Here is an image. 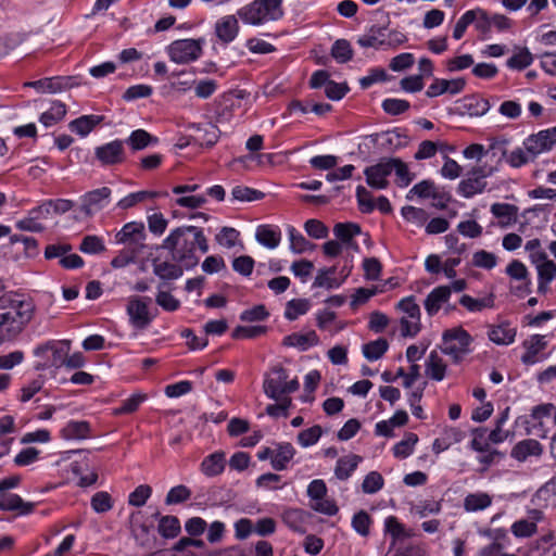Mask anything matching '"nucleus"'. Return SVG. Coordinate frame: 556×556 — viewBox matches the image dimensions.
Instances as JSON below:
<instances>
[{"label":"nucleus","mask_w":556,"mask_h":556,"mask_svg":"<svg viewBox=\"0 0 556 556\" xmlns=\"http://www.w3.org/2000/svg\"><path fill=\"white\" fill-rule=\"evenodd\" d=\"M451 298V288L447 286H439L434 288L426 298L424 305L429 316H434L443 304L447 303Z\"/></svg>","instance_id":"obj_20"},{"label":"nucleus","mask_w":556,"mask_h":556,"mask_svg":"<svg viewBox=\"0 0 556 556\" xmlns=\"http://www.w3.org/2000/svg\"><path fill=\"white\" fill-rule=\"evenodd\" d=\"M35 506V503L25 502L15 493L1 492L0 494V510L2 511H12L17 516H26L34 511Z\"/></svg>","instance_id":"obj_15"},{"label":"nucleus","mask_w":556,"mask_h":556,"mask_svg":"<svg viewBox=\"0 0 556 556\" xmlns=\"http://www.w3.org/2000/svg\"><path fill=\"white\" fill-rule=\"evenodd\" d=\"M70 340H48L38 344L33 354L37 358L34 364L36 371H45L50 368H61L64 364V357L70 353Z\"/></svg>","instance_id":"obj_4"},{"label":"nucleus","mask_w":556,"mask_h":556,"mask_svg":"<svg viewBox=\"0 0 556 556\" xmlns=\"http://www.w3.org/2000/svg\"><path fill=\"white\" fill-rule=\"evenodd\" d=\"M79 250L86 254H99L105 251V245L100 237L89 235L83 239Z\"/></svg>","instance_id":"obj_60"},{"label":"nucleus","mask_w":556,"mask_h":556,"mask_svg":"<svg viewBox=\"0 0 556 556\" xmlns=\"http://www.w3.org/2000/svg\"><path fill=\"white\" fill-rule=\"evenodd\" d=\"M255 238L265 248L275 249L281 241V231L277 226L260 225Z\"/></svg>","instance_id":"obj_26"},{"label":"nucleus","mask_w":556,"mask_h":556,"mask_svg":"<svg viewBox=\"0 0 556 556\" xmlns=\"http://www.w3.org/2000/svg\"><path fill=\"white\" fill-rule=\"evenodd\" d=\"M323 435V429L320 426L315 425L308 429L302 430L298 434V443L303 447H308L318 442Z\"/></svg>","instance_id":"obj_59"},{"label":"nucleus","mask_w":556,"mask_h":556,"mask_svg":"<svg viewBox=\"0 0 556 556\" xmlns=\"http://www.w3.org/2000/svg\"><path fill=\"white\" fill-rule=\"evenodd\" d=\"M533 62V55L528 48H518L507 61L506 66L510 70L522 71Z\"/></svg>","instance_id":"obj_45"},{"label":"nucleus","mask_w":556,"mask_h":556,"mask_svg":"<svg viewBox=\"0 0 556 556\" xmlns=\"http://www.w3.org/2000/svg\"><path fill=\"white\" fill-rule=\"evenodd\" d=\"M282 0H254L237 11L238 17L253 26L278 21L283 16Z\"/></svg>","instance_id":"obj_3"},{"label":"nucleus","mask_w":556,"mask_h":556,"mask_svg":"<svg viewBox=\"0 0 556 556\" xmlns=\"http://www.w3.org/2000/svg\"><path fill=\"white\" fill-rule=\"evenodd\" d=\"M442 353L459 363L470 352L469 345L472 342L471 336L462 327L445 330L442 336Z\"/></svg>","instance_id":"obj_5"},{"label":"nucleus","mask_w":556,"mask_h":556,"mask_svg":"<svg viewBox=\"0 0 556 556\" xmlns=\"http://www.w3.org/2000/svg\"><path fill=\"white\" fill-rule=\"evenodd\" d=\"M147 238L144 225L141 222H130L125 224L115 235V241L118 244H125L128 248L142 251Z\"/></svg>","instance_id":"obj_9"},{"label":"nucleus","mask_w":556,"mask_h":556,"mask_svg":"<svg viewBox=\"0 0 556 556\" xmlns=\"http://www.w3.org/2000/svg\"><path fill=\"white\" fill-rule=\"evenodd\" d=\"M446 365L435 351H432L426 362V375L435 381H441L445 377Z\"/></svg>","instance_id":"obj_37"},{"label":"nucleus","mask_w":556,"mask_h":556,"mask_svg":"<svg viewBox=\"0 0 556 556\" xmlns=\"http://www.w3.org/2000/svg\"><path fill=\"white\" fill-rule=\"evenodd\" d=\"M371 525V518L369 514L365 510H359L354 514L352 518V528L362 536H367L369 534V528Z\"/></svg>","instance_id":"obj_63"},{"label":"nucleus","mask_w":556,"mask_h":556,"mask_svg":"<svg viewBox=\"0 0 556 556\" xmlns=\"http://www.w3.org/2000/svg\"><path fill=\"white\" fill-rule=\"evenodd\" d=\"M153 274L162 280H176L184 275L185 266L174 261L154 257L152 260Z\"/></svg>","instance_id":"obj_16"},{"label":"nucleus","mask_w":556,"mask_h":556,"mask_svg":"<svg viewBox=\"0 0 556 556\" xmlns=\"http://www.w3.org/2000/svg\"><path fill=\"white\" fill-rule=\"evenodd\" d=\"M506 162L514 168H519L535 159L523 148H517L505 156Z\"/></svg>","instance_id":"obj_64"},{"label":"nucleus","mask_w":556,"mask_h":556,"mask_svg":"<svg viewBox=\"0 0 556 556\" xmlns=\"http://www.w3.org/2000/svg\"><path fill=\"white\" fill-rule=\"evenodd\" d=\"M152 494V488L148 484L138 485L128 496V504L135 507L143 506Z\"/></svg>","instance_id":"obj_62"},{"label":"nucleus","mask_w":556,"mask_h":556,"mask_svg":"<svg viewBox=\"0 0 556 556\" xmlns=\"http://www.w3.org/2000/svg\"><path fill=\"white\" fill-rule=\"evenodd\" d=\"M35 303L23 294L5 293L0 296V341L15 339L33 319Z\"/></svg>","instance_id":"obj_2"},{"label":"nucleus","mask_w":556,"mask_h":556,"mask_svg":"<svg viewBox=\"0 0 556 556\" xmlns=\"http://www.w3.org/2000/svg\"><path fill=\"white\" fill-rule=\"evenodd\" d=\"M309 514L300 508H290L287 509L282 515V520L288 528L293 530L294 532L305 533L306 531V521L308 519Z\"/></svg>","instance_id":"obj_29"},{"label":"nucleus","mask_w":556,"mask_h":556,"mask_svg":"<svg viewBox=\"0 0 556 556\" xmlns=\"http://www.w3.org/2000/svg\"><path fill=\"white\" fill-rule=\"evenodd\" d=\"M72 77H49L26 83L25 86L37 89L41 92L56 93L72 87Z\"/></svg>","instance_id":"obj_19"},{"label":"nucleus","mask_w":556,"mask_h":556,"mask_svg":"<svg viewBox=\"0 0 556 556\" xmlns=\"http://www.w3.org/2000/svg\"><path fill=\"white\" fill-rule=\"evenodd\" d=\"M362 232V228L356 223H337L333 227V235L341 244L351 243L355 236Z\"/></svg>","instance_id":"obj_39"},{"label":"nucleus","mask_w":556,"mask_h":556,"mask_svg":"<svg viewBox=\"0 0 556 556\" xmlns=\"http://www.w3.org/2000/svg\"><path fill=\"white\" fill-rule=\"evenodd\" d=\"M362 457L358 455H349L338 459L334 475L339 480H346L356 470Z\"/></svg>","instance_id":"obj_34"},{"label":"nucleus","mask_w":556,"mask_h":556,"mask_svg":"<svg viewBox=\"0 0 556 556\" xmlns=\"http://www.w3.org/2000/svg\"><path fill=\"white\" fill-rule=\"evenodd\" d=\"M111 194L112 190L109 187H101L86 192L80 198V212L86 216L93 215L109 204Z\"/></svg>","instance_id":"obj_10"},{"label":"nucleus","mask_w":556,"mask_h":556,"mask_svg":"<svg viewBox=\"0 0 556 556\" xmlns=\"http://www.w3.org/2000/svg\"><path fill=\"white\" fill-rule=\"evenodd\" d=\"M556 146V126L540 130L523 140L525 149L530 156L536 159L540 154L551 151Z\"/></svg>","instance_id":"obj_8"},{"label":"nucleus","mask_w":556,"mask_h":556,"mask_svg":"<svg viewBox=\"0 0 556 556\" xmlns=\"http://www.w3.org/2000/svg\"><path fill=\"white\" fill-rule=\"evenodd\" d=\"M319 343V338L314 330L307 333L293 332L283 338L282 344L289 348H296L300 351H306Z\"/></svg>","instance_id":"obj_24"},{"label":"nucleus","mask_w":556,"mask_h":556,"mask_svg":"<svg viewBox=\"0 0 556 556\" xmlns=\"http://www.w3.org/2000/svg\"><path fill=\"white\" fill-rule=\"evenodd\" d=\"M486 187L485 180H479L476 177L468 176L463 179L457 187V192L464 198H472L473 195L483 192Z\"/></svg>","instance_id":"obj_42"},{"label":"nucleus","mask_w":556,"mask_h":556,"mask_svg":"<svg viewBox=\"0 0 556 556\" xmlns=\"http://www.w3.org/2000/svg\"><path fill=\"white\" fill-rule=\"evenodd\" d=\"M543 454L542 444L534 439H525L516 443L510 456L518 462H526L529 457H540Z\"/></svg>","instance_id":"obj_18"},{"label":"nucleus","mask_w":556,"mask_h":556,"mask_svg":"<svg viewBox=\"0 0 556 556\" xmlns=\"http://www.w3.org/2000/svg\"><path fill=\"white\" fill-rule=\"evenodd\" d=\"M459 304L466 307L469 312H480L483 308H491L494 306L493 295L483 299H473L468 294H464L459 299Z\"/></svg>","instance_id":"obj_51"},{"label":"nucleus","mask_w":556,"mask_h":556,"mask_svg":"<svg viewBox=\"0 0 556 556\" xmlns=\"http://www.w3.org/2000/svg\"><path fill=\"white\" fill-rule=\"evenodd\" d=\"M511 533L516 538H530L536 533L538 527L533 521H529L528 519H520L515 521L511 525Z\"/></svg>","instance_id":"obj_61"},{"label":"nucleus","mask_w":556,"mask_h":556,"mask_svg":"<svg viewBox=\"0 0 556 556\" xmlns=\"http://www.w3.org/2000/svg\"><path fill=\"white\" fill-rule=\"evenodd\" d=\"M331 56L340 64L350 62L354 52L351 43L346 39H337L330 50Z\"/></svg>","instance_id":"obj_44"},{"label":"nucleus","mask_w":556,"mask_h":556,"mask_svg":"<svg viewBox=\"0 0 556 556\" xmlns=\"http://www.w3.org/2000/svg\"><path fill=\"white\" fill-rule=\"evenodd\" d=\"M94 156L102 166L121 164L125 160L124 141L116 139L94 149Z\"/></svg>","instance_id":"obj_11"},{"label":"nucleus","mask_w":556,"mask_h":556,"mask_svg":"<svg viewBox=\"0 0 556 556\" xmlns=\"http://www.w3.org/2000/svg\"><path fill=\"white\" fill-rule=\"evenodd\" d=\"M517 330L510 327L509 323H502L492 327L489 332V339L497 345H509L515 341Z\"/></svg>","instance_id":"obj_30"},{"label":"nucleus","mask_w":556,"mask_h":556,"mask_svg":"<svg viewBox=\"0 0 556 556\" xmlns=\"http://www.w3.org/2000/svg\"><path fill=\"white\" fill-rule=\"evenodd\" d=\"M492 504V498L486 493H471L464 500V508L467 511H478L488 508Z\"/></svg>","instance_id":"obj_47"},{"label":"nucleus","mask_w":556,"mask_h":556,"mask_svg":"<svg viewBox=\"0 0 556 556\" xmlns=\"http://www.w3.org/2000/svg\"><path fill=\"white\" fill-rule=\"evenodd\" d=\"M401 214L406 222L417 226L425 225L428 219V213L424 208L415 207L413 205L403 206Z\"/></svg>","instance_id":"obj_53"},{"label":"nucleus","mask_w":556,"mask_h":556,"mask_svg":"<svg viewBox=\"0 0 556 556\" xmlns=\"http://www.w3.org/2000/svg\"><path fill=\"white\" fill-rule=\"evenodd\" d=\"M309 306L307 299H292L286 304L285 317L291 321L295 320L299 316L306 314Z\"/></svg>","instance_id":"obj_49"},{"label":"nucleus","mask_w":556,"mask_h":556,"mask_svg":"<svg viewBox=\"0 0 556 556\" xmlns=\"http://www.w3.org/2000/svg\"><path fill=\"white\" fill-rule=\"evenodd\" d=\"M74 206V202L67 199L48 200L40 206L35 207L30 211V214L39 213L42 217H47L51 212L55 214H64L71 211Z\"/></svg>","instance_id":"obj_31"},{"label":"nucleus","mask_w":556,"mask_h":556,"mask_svg":"<svg viewBox=\"0 0 556 556\" xmlns=\"http://www.w3.org/2000/svg\"><path fill=\"white\" fill-rule=\"evenodd\" d=\"M338 267H323L317 270L316 277L312 285L313 288H324L326 290L338 289L342 286V279L337 277Z\"/></svg>","instance_id":"obj_23"},{"label":"nucleus","mask_w":556,"mask_h":556,"mask_svg":"<svg viewBox=\"0 0 556 556\" xmlns=\"http://www.w3.org/2000/svg\"><path fill=\"white\" fill-rule=\"evenodd\" d=\"M459 114L469 115L471 117H479L486 114L490 110V103L486 99L479 96H466L459 101Z\"/></svg>","instance_id":"obj_17"},{"label":"nucleus","mask_w":556,"mask_h":556,"mask_svg":"<svg viewBox=\"0 0 556 556\" xmlns=\"http://www.w3.org/2000/svg\"><path fill=\"white\" fill-rule=\"evenodd\" d=\"M384 485V479L378 471H370L365 476L362 483V491L365 494H375Z\"/></svg>","instance_id":"obj_54"},{"label":"nucleus","mask_w":556,"mask_h":556,"mask_svg":"<svg viewBox=\"0 0 556 556\" xmlns=\"http://www.w3.org/2000/svg\"><path fill=\"white\" fill-rule=\"evenodd\" d=\"M157 141L159 139L156 137L150 135L144 129H136L131 131V134L124 141V143H127L132 151H140L151 144L157 143Z\"/></svg>","instance_id":"obj_36"},{"label":"nucleus","mask_w":556,"mask_h":556,"mask_svg":"<svg viewBox=\"0 0 556 556\" xmlns=\"http://www.w3.org/2000/svg\"><path fill=\"white\" fill-rule=\"evenodd\" d=\"M288 380V372L282 366H276L271 376H266L263 383L264 393L271 400L279 401L283 394V384Z\"/></svg>","instance_id":"obj_14"},{"label":"nucleus","mask_w":556,"mask_h":556,"mask_svg":"<svg viewBox=\"0 0 556 556\" xmlns=\"http://www.w3.org/2000/svg\"><path fill=\"white\" fill-rule=\"evenodd\" d=\"M157 531L160 535L164 539L176 538L181 531V526L178 517L172 515L160 517Z\"/></svg>","instance_id":"obj_38"},{"label":"nucleus","mask_w":556,"mask_h":556,"mask_svg":"<svg viewBox=\"0 0 556 556\" xmlns=\"http://www.w3.org/2000/svg\"><path fill=\"white\" fill-rule=\"evenodd\" d=\"M266 326H237L231 333L232 339H253L264 334Z\"/></svg>","instance_id":"obj_58"},{"label":"nucleus","mask_w":556,"mask_h":556,"mask_svg":"<svg viewBox=\"0 0 556 556\" xmlns=\"http://www.w3.org/2000/svg\"><path fill=\"white\" fill-rule=\"evenodd\" d=\"M437 187L432 180L425 179L418 184H416L406 194L407 200H412L414 195H417L421 199H428L433 195Z\"/></svg>","instance_id":"obj_57"},{"label":"nucleus","mask_w":556,"mask_h":556,"mask_svg":"<svg viewBox=\"0 0 556 556\" xmlns=\"http://www.w3.org/2000/svg\"><path fill=\"white\" fill-rule=\"evenodd\" d=\"M418 442V435L414 432H407L404 439L397 442L392 451L396 458L405 459L414 453V447Z\"/></svg>","instance_id":"obj_41"},{"label":"nucleus","mask_w":556,"mask_h":556,"mask_svg":"<svg viewBox=\"0 0 556 556\" xmlns=\"http://www.w3.org/2000/svg\"><path fill=\"white\" fill-rule=\"evenodd\" d=\"M442 510L440 501L424 500L412 507V511L419 518H426L429 515H438Z\"/></svg>","instance_id":"obj_52"},{"label":"nucleus","mask_w":556,"mask_h":556,"mask_svg":"<svg viewBox=\"0 0 556 556\" xmlns=\"http://www.w3.org/2000/svg\"><path fill=\"white\" fill-rule=\"evenodd\" d=\"M157 249L166 250L172 261L182 264L188 270L198 265V251L202 254L208 251V242L202 228L180 226L173 229Z\"/></svg>","instance_id":"obj_1"},{"label":"nucleus","mask_w":556,"mask_h":556,"mask_svg":"<svg viewBox=\"0 0 556 556\" xmlns=\"http://www.w3.org/2000/svg\"><path fill=\"white\" fill-rule=\"evenodd\" d=\"M104 119L101 115H83L68 124L70 129L80 137L89 135Z\"/></svg>","instance_id":"obj_27"},{"label":"nucleus","mask_w":556,"mask_h":556,"mask_svg":"<svg viewBox=\"0 0 556 556\" xmlns=\"http://www.w3.org/2000/svg\"><path fill=\"white\" fill-rule=\"evenodd\" d=\"M204 43V38L178 39L167 47V54L177 64H188L202 55Z\"/></svg>","instance_id":"obj_6"},{"label":"nucleus","mask_w":556,"mask_h":556,"mask_svg":"<svg viewBox=\"0 0 556 556\" xmlns=\"http://www.w3.org/2000/svg\"><path fill=\"white\" fill-rule=\"evenodd\" d=\"M470 12L475 15L472 24L476 29L484 36L490 34L492 29L491 15L481 8L472 9Z\"/></svg>","instance_id":"obj_55"},{"label":"nucleus","mask_w":556,"mask_h":556,"mask_svg":"<svg viewBox=\"0 0 556 556\" xmlns=\"http://www.w3.org/2000/svg\"><path fill=\"white\" fill-rule=\"evenodd\" d=\"M366 182L375 189H386L389 185L387 180L391 175L390 159H382L379 163L368 166L364 170Z\"/></svg>","instance_id":"obj_12"},{"label":"nucleus","mask_w":556,"mask_h":556,"mask_svg":"<svg viewBox=\"0 0 556 556\" xmlns=\"http://www.w3.org/2000/svg\"><path fill=\"white\" fill-rule=\"evenodd\" d=\"M191 497V490L184 485L179 484L174 488H172L165 497V504L166 505H177L181 504L184 502H187Z\"/></svg>","instance_id":"obj_56"},{"label":"nucleus","mask_w":556,"mask_h":556,"mask_svg":"<svg viewBox=\"0 0 556 556\" xmlns=\"http://www.w3.org/2000/svg\"><path fill=\"white\" fill-rule=\"evenodd\" d=\"M491 213L500 219L502 227H506L516 222L518 207L508 203H493L491 205Z\"/></svg>","instance_id":"obj_33"},{"label":"nucleus","mask_w":556,"mask_h":556,"mask_svg":"<svg viewBox=\"0 0 556 556\" xmlns=\"http://www.w3.org/2000/svg\"><path fill=\"white\" fill-rule=\"evenodd\" d=\"M61 432L62 437L66 440L86 439L90 432V425L85 420H71Z\"/></svg>","instance_id":"obj_35"},{"label":"nucleus","mask_w":556,"mask_h":556,"mask_svg":"<svg viewBox=\"0 0 556 556\" xmlns=\"http://www.w3.org/2000/svg\"><path fill=\"white\" fill-rule=\"evenodd\" d=\"M294 455L295 448L291 443H277V448L274 451V457L270 460L273 469L278 471L287 469L289 462L294 457Z\"/></svg>","instance_id":"obj_28"},{"label":"nucleus","mask_w":556,"mask_h":556,"mask_svg":"<svg viewBox=\"0 0 556 556\" xmlns=\"http://www.w3.org/2000/svg\"><path fill=\"white\" fill-rule=\"evenodd\" d=\"M226 460L224 452H214L203 458L200 469L206 477H216L225 469Z\"/></svg>","instance_id":"obj_25"},{"label":"nucleus","mask_w":556,"mask_h":556,"mask_svg":"<svg viewBox=\"0 0 556 556\" xmlns=\"http://www.w3.org/2000/svg\"><path fill=\"white\" fill-rule=\"evenodd\" d=\"M391 173L394 170L397 177V186L407 187L415 176L410 174L407 165L401 159H390Z\"/></svg>","instance_id":"obj_48"},{"label":"nucleus","mask_w":556,"mask_h":556,"mask_svg":"<svg viewBox=\"0 0 556 556\" xmlns=\"http://www.w3.org/2000/svg\"><path fill=\"white\" fill-rule=\"evenodd\" d=\"M239 22L236 15H225L218 18L214 26V33L224 46L232 42L239 34Z\"/></svg>","instance_id":"obj_13"},{"label":"nucleus","mask_w":556,"mask_h":556,"mask_svg":"<svg viewBox=\"0 0 556 556\" xmlns=\"http://www.w3.org/2000/svg\"><path fill=\"white\" fill-rule=\"evenodd\" d=\"M65 114L66 105L60 101H55L48 111L40 115L39 122L45 127H51L62 121Z\"/></svg>","instance_id":"obj_40"},{"label":"nucleus","mask_w":556,"mask_h":556,"mask_svg":"<svg viewBox=\"0 0 556 556\" xmlns=\"http://www.w3.org/2000/svg\"><path fill=\"white\" fill-rule=\"evenodd\" d=\"M188 128L197 131L199 136L195 137V140L199 141L201 146H205L207 148H212L213 146H215L220 136L218 127L211 123H192L188 126Z\"/></svg>","instance_id":"obj_22"},{"label":"nucleus","mask_w":556,"mask_h":556,"mask_svg":"<svg viewBox=\"0 0 556 556\" xmlns=\"http://www.w3.org/2000/svg\"><path fill=\"white\" fill-rule=\"evenodd\" d=\"M389 349L384 338H379L363 345V354L370 362L381 358Z\"/></svg>","instance_id":"obj_46"},{"label":"nucleus","mask_w":556,"mask_h":556,"mask_svg":"<svg viewBox=\"0 0 556 556\" xmlns=\"http://www.w3.org/2000/svg\"><path fill=\"white\" fill-rule=\"evenodd\" d=\"M288 236L290 240V250L295 254H302L315 248V244L308 241L293 226L288 227Z\"/></svg>","instance_id":"obj_43"},{"label":"nucleus","mask_w":556,"mask_h":556,"mask_svg":"<svg viewBox=\"0 0 556 556\" xmlns=\"http://www.w3.org/2000/svg\"><path fill=\"white\" fill-rule=\"evenodd\" d=\"M232 200L240 202H253L262 200L265 193L261 190L253 189L247 186H236L231 190Z\"/></svg>","instance_id":"obj_50"},{"label":"nucleus","mask_w":556,"mask_h":556,"mask_svg":"<svg viewBox=\"0 0 556 556\" xmlns=\"http://www.w3.org/2000/svg\"><path fill=\"white\" fill-rule=\"evenodd\" d=\"M545 338L546 337L542 334H533L523 341L522 345L526 349V352L521 356V362L525 365H533L538 362V354L547 346Z\"/></svg>","instance_id":"obj_21"},{"label":"nucleus","mask_w":556,"mask_h":556,"mask_svg":"<svg viewBox=\"0 0 556 556\" xmlns=\"http://www.w3.org/2000/svg\"><path fill=\"white\" fill-rule=\"evenodd\" d=\"M152 300L149 296H130L127 302L126 313L130 326L136 330L147 329L156 316L149 309Z\"/></svg>","instance_id":"obj_7"},{"label":"nucleus","mask_w":556,"mask_h":556,"mask_svg":"<svg viewBox=\"0 0 556 556\" xmlns=\"http://www.w3.org/2000/svg\"><path fill=\"white\" fill-rule=\"evenodd\" d=\"M168 193L166 191L164 192H161V191H147V190H142V191H137V192H132V193H129L128 195L124 197L123 199H121L116 206L121 210H128V208H131L134 207L135 205H137L138 203L140 202H143L148 199H155V198H159V197H166Z\"/></svg>","instance_id":"obj_32"}]
</instances>
